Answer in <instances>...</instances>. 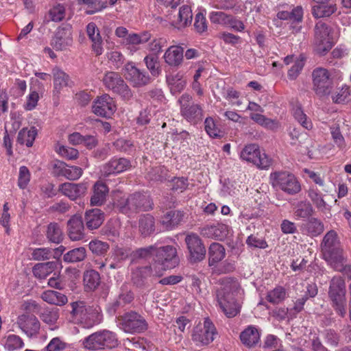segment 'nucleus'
Instances as JSON below:
<instances>
[{
  "label": "nucleus",
  "instance_id": "7ed1b4c3",
  "mask_svg": "<svg viewBox=\"0 0 351 351\" xmlns=\"http://www.w3.org/2000/svg\"><path fill=\"white\" fill-rule=\"evenodd\" d=\"M71 306L73 318L84 328H91L103 320L101 309L99 306H86L84 301L73 302Z\"/></svg>",
  "mask_w": 351,
  "mask_h": 351
},
{
  "label": "nucleus",
  "instance_id": "69168bd1",
  "mask_svg": "<svg viewBox=\"0 0 351 351\" xmlns=\"http://www.w3.org/2000/svg\"><path fill=\"white\" fill-rule=\"evenodd\" d=\"M304 66V60L302 58L296 59L294 61L293 65L288 71L287 75H288L289 79L290 80H295L300 75Z\"/></svg>",
  "mask_w": 351,
  "mask_h": 351
},
{
  "label": "nucleus",
  "instance_id": "a19ab883",
  "mask_svg": "<svg viewBox=\"0 0 351 351\" xmlns=\"http://www.w3.org/2000/svg\"><path fill=\"white\" fill-rule=\"evenodd\" d=\"M250 117L258 125L269 130H275L280 126L277 121L267 118L261 113L251 112Z\"/></svg>",
  "mask_w": 351,
  "mask_h": 351
},
{
  "label": "nucleus",
  "instance_id": "e2e57ef3",
  "mask_svg": "<svg viewBox=\"0 0 351 351\" xmlns=\"http://www.w3.org/2000/svg\"><path fill=\"white\" fill-rule=\"evenodd\" d=\"M31 178V173L28 168L25 166H21L19 168V178H18V186L20 189H25Z\"/></svg>",
  "mask_w": 351,
  "mask_h": 351
},
{
  "label": "nucleus",
  "instance_id": "052dcab7",
  "mask_svg": "<svg viewBox=\"0 0 351 351\" xmlns=\"http://www.w3.org/2000/svg\"><path fill=\"white\" fill-rule=\"evenodd\" d=\"M53 251L50 248L47 247H40L35 248L32 253V258L35 261H45L49 259L51 257H56V255H53Z\"/></svg>",
  "mask_w": 351,
  "mask_h": 351
},
{
  "label": "nucleus",
  "instance_id": "9b49d317",
  "mask_svg": "<svg viewBox=\"0 0 351 351\" xmlns=\"http://www.w3.org/2000/svg\"><path fill=\"white\" fill-rule=\"evenodd\" d=\"M240 158L243 160L251 162L259 169H268L272 163L271 159L261 152L259 147L256 144H250L242 149L240 153Z\"/></svg>",
  "mask_w": 351,
  "mask_h": 351
},
{
  "label": "nucleus",
  "instance_id": "2f4dec72",
  "mask_svg": "<svg viewBox=\"0 0 351 351\" xmlns=\"http://www.w3.org/2000/svg\"><path fill=\"white\" fill-rule=\"evenodd\" d=\"M167 82L173 94L180 93L186 86V81L182 72H178L174 75L167 77Z\"/></svg>",
  "mask_w": 351,
  "mask_h": 351
},
{
  "label": "nucleus",
  "instance_id": "58836bf2",
  "mask_svg": "<svg viewBox=\"0 0 351 351\" xmlns=\"http://www.w3.org/2000/svg\"><path fill=\"white\" fill-rule=\"evenodd\" d=\"M68 235L72 241H80L83 239L84 224L82 221H68Z\"/></svg>",
  "mask_w": 351,
  "mask_h": 351
},
{
  "label": "nucleus",
  "instance_id": "c9c22d12",
  "mask_svg": "<svg viewBox=\"0 0 351 351\" xmlns=\"http://www.w3.org/2000/svg\"><path fill=\"white\" fill-rule=\"evenodd\" d=\"M41 298L46 302L56 306L64 305L67 301V297L60 292L47 290L41 295Z\"/></svg>",
  "mask_w": 351,
  "mask_h": 351
},
{
  "label": "nucleus",
  "instance_id": "8fccbe9b",
  "mask_svg": "<svg viewBox=\"0 0 351 351\" xmlns=\"http://www.w3.org/2000/svg\"><path fill=\"white\" fill-rule=\"evenodd\" d=\"M147 45V50L152 53L151 55L158 56L162 48L167 45V40L164 38H154L149 40Z\"/></svg>",
  "mask_w": 351,
  "mask_h": 351
},
{
  "label": "nucleus",
  "instance_id": "6ab92c4d",
  "mask_svg": "<svg viewBox=\"0 0 351 351\" xmlns=\"http://www.w3.org/2000/svg\"><path fill=\"white\" fill-rule=\"evenodd\" d=\"M17 324L29 337H36L39 333L40 323L33 315H21L17 319Z\"/></svg>",
  "mask_w": 351,
  "mask_h": 351
},
{
  "label": "nucleus",
  "instance_id": "6e6d98bb",
  "mask_svg": "<svg viewBox=\"0 0 351 351\" xmlns=\"http://www.w3.org/2000/svg\"><path fill=\"white\" fill-rule=\"evenodd\" d=\"M47 238L51 242L59 243L62 240V231L56 223H51L47 228Z\"/></svg>",
  "mask_w": 351,
  "mask_h": 351
},
{
  "label": "nucleus",
  "instance_id": "0eeeda50",
  "mask_svg": "<svg viewBox=\"0 0 351 351\" xmlns=\"http://www.w3.org/2000/svg\"><path fill=\"white\" fill-rule=\"evenodd\" d=\"M270 183L276 190H281L289 195H295L301 190L297 178L287 171H275L270 174Z\"/></svg>",
  "mask_w": 351,
  "mask_h": 351
},
{
  "label": "nucleus",
  "instance_id": "4468645a",
  "mask_svg": "<svg viewBox=\"0 0 351 351\" xmlns=\"http://www.w3.org/2000/svg\"><path fill=\"white\" fill-rule=\"evenodd\" d=\"M153 202L149 196L141 193L131 195L126 204L121 208V212L128 214L129 211H146L152 208Z\"/></svg>",
  "mask_w": 351,
  "mask_h": 351
},
{
  "label": "nucleus",
  "instance_id": "3c124183",
  "mask_svg": "<svg viewBox=\"0 0 351 351\" xmlns=\"http://www.w3.org/2000/svg\"><path fill=\"white\" fill-rule=\"evenodd\" d=\"M69 347V345L61 337H56L49 341L43 351H63Z\"/></svg>",
  "mask_w": 351,
  "mask_h": 351
},
{
  "label": "nucleus",
  "instance_id": "9d476101",
  "mask_svg": "<svg viewBox=\"0 0 351 351\" xmlns=\"http://www.w3.org/2000/svg\"><path fill=\"white\" fill-rule=\"evenodd\" d=\"M103 84L106 89L119 95L125 101L132 97V93L119 73L107 71L103 79Z\"/></svg>",
  "mask_w": 351,
  "mask_h": 351
},
{
  "label": "nucleus",
  "instance_id": "4be33fe9",
  "mask_svg": "<svg viewBox=\"0 0 351 351\" xmlns=\"http://www.w3.org/2000/svg\"><path fill=\"white\" fill-rule=\"evenodd\" d=\"M123 73L125 78L135 86H143L149 82V76L141 72L132 62H128L124 66Z\"/></svg>",
  "mask_w": 351,
  "mask_h": 351
},
{
  "label": "nucleus",
  "instance_id": "c85d7f7f",
  "mask_svg": "<svg viewBox=\"0 0 351 351\" xmlns=\"http://www.w3.org/2000/svg\"><path fill=\"white\" fill-rule=\"evenodd\" d=\"M108 193V188L102 182H97L93 186V194L90 198V204L93 206H100L106 200Z\"/></svg>",
  "mask_w": 351,
  "mask_h": 351
},
{
  "label": "nucleus",
  "instance_id": "aec40b11",
  "mask_svg": "<svg viewBox=\"0 0 351 351\" xmlns=\"http://www.w3.org/2000/svg\"><path fill=\"white\" fill-rule=\"evenodd\" d=\"M88 189L87 182H65L59 186V191L71 200H75L84 196Z\"/></svg>",
  "mask_w": 351,
  "mask_h": 351
},
{
  "label": "nucleus",
  "instance_id": "5701e85b",
  "mask_svg": "<svg viewBox=\"0 0 351 351\" xmlns=\"http://www.w3.org/2000/svg\"><path fill=\"white\" fill-rule=\"evenodd\" d=\"M193 19L191 8L188 5H183L180 7L178 12L170 19L171 25L178 29H183L191 25Z\"/></svg>",
  "mask_w": 351,
  "mask_h": 351
},
{
  "label": "nucleus",
  "instance_id": "f3484780",
  "mask_svg": "<svg viewBox=\"0 0 351 351\" xmlns=\"http://www.w3.org/2000/svg\"><path fill=\"white\" fill-rule=\"evenodd\" d=\"M92 108L96 115L103 117H110L117 110L115 101L108 94L97 97L93 101Z\"/></svg>",
  "mask_w": 351,
  "mask_h": 351
},
{
  "label": "nucleus",
  "instance_id": "c03bdc74",
  "mask_svg": "<svg viewBox=\"0 0 351 351\" xmlns=\"http://www.w3.org/2000/svg\"><path fill=\"white\" fill-rule=\"evenodd\" d=\"M100 282V276L95 270H88L84 274V285L86 290L95 289Z\"/></svg>",
  "mask_w": 351,
  "mask_h": 351
},
{
  "label": "nucleus",
  "instance_id": "774afa93",
  "mask_svg": "<svg viewBox=\"0 0 351 351\" xmlns=\"http://www.w3.org/2000/svg\"><path fill=\"white\" fill-rule=\"evenodd\" d=\"M49 15L52 21L60 22L65 16V8L62 5L58 4L49 10Z\"/></svg>",
  "mask_w": 351,
  "mask_h": 351
},
{
  "label": "nucleus",
  "instance_id": "09e8293b",
  "mask_svg": "<svg viewBox=\"0 0 351 351\" xmlns=\"http://www.w3.org/2000/svg\"><path fill=\"white\" fill-rule=\"evenodd\" d=\"M88 247L93 254L103 256L108 251L110 245L107 242L95 239L90 241Z\"/></svg>",
  "mask_w": 351,
  "mask_h": 351
},
{
  "label": "nucleus",
  "instance_id": "37998d69",
  "mask_svg": "<svg viewBox=\"0 0 351 351\" xmlns=\"http://www.w3.org/2000/svg\"><path fill=\"white\" fill-rule=\"evenodd\" d=\"M277 17L280 20H289L292 22H302L303 18V9L301 6H297L291 12L281 11L277 14Z\"/></svg>",
  "mask_w": 351,
  "mask_h": 351
},
{
  "label": "nucleus",
  "instance_id": "5fc2aeb1",
  "mask_svg": "<svg viewBox=\"0 0 351 351\" xmlns=\"http://www.w3.org/2000/svg\"><path fill=\"white\" fill-rule=\"evenodd\" d=\"M313 213V208L309 202H299L295 207L294 214L296 217L300 218H308Z\"/></svg>",
  "mask_w": 351,
  "mask_h": 351
},
{
  "label": "nucleus",
  "instance_id": "0e129e2a",
  "mask_svg": "<svg viewBox=\"0 0 351 351\" xmlns=\"http://www.w3.org/2000/svg\"><path fill=\"white\" fill-rule=\"evenodd\" d=\"M108 60L114 66L119 69L124 62L125 58L121 51L114 50L110 51L106 53Z\"/></svg>",
  "mask_w": 351,
  "mask_h": 351
},
{
  "label": "nucleus",
  "instance_id": "f8f14e48",
  "mask_svg": "<svg viewBox=\"0 0 351 351\" xmlns=\"http://www.w3.org/2000/svg\"><path fill=\"white\" fill-rule=\"evenodd\" d=\"M119 325L120 328L125 332L130 334L143 332L148 327L145 318L135 312L124 314L119 319Z\"/></svg>",
  "mask_w": 351,
  "mask_h": 351
},
{
  "label": "nucleus",
  "instance_id": "864d4df0",
  "mask_svg": "<svg viewBox=\"0 0 351 351\" xmlns=\"http://www.w3.org/2000/svg\"><path fill=\"white\" fill-rule=\"evenodd\" d=\"M304 230L311 236L315 237L324 230V225L321 221H306Z\"/></svg>",
  "mask_w": 351,
  "mask_h": 351
},
{
  "label": "nucleus",
  "instance_id": "c756f323",
  "mask_svg": "<svg viewBox=\"0 0 351 351\" xmlns=\"http://www.w3.org/2000/svg\"><path fill=\"white\" fill-rule=\"evenodd\" d=\"M337 10V5L332 3H317L312 7V14L316 19L329 17Z\"/></svg>",
  "mask_w": 351,
  "mask_h": 351
},
{
  "label": "nucleus",
  "instance_id": "dca6fc26",
  "mask_svg": "<svg viewBox=\"0 0 351 351\" xmlns=\"http://www.w3.org/2000/svg\"><path fill=\"white\" fill-rule=\"evenodd\" d=\"M51 169L53 176L64 177L69 180H77L83 173L82 168L77 166H69L58 160L51 162Z\"/></svg>",
  "mask_w": 351,
  "mask_h": 351
},
{
  "label": "nucleus",
  "instance_id": "680f3d73",
  "mask_svg": "<svg viewBox=\"0 0 351 351\" xmlns=\"http://www.w3.org/2000/svg\"><path fill=\"white\" fill-rule=\"evenodd\" d=\"M230 14L221 11H213L209 14V19L213 24L226 27Z\"/></svg>",
  "mask_w": 351,
  "mask_h": 351
},
{
  "label": "nucleus",
  "instance_id": "2eb2a0df",
  "mask_svg": "<svg viewBox=\"0 0 351 351\" xmlns=\"http://www.w3.org/2000/svg\"><path fill=\"white\" fill-rule=\"evenodd\" d=\"M114 34L116 36L123 40V44L132 46V47H129L131 51L136 50L133 49L134 45L148 43L152 38L151 34L148 32H143L139 34H130L127 28L123 26L117 27Z\"/></svg>",
  "mask_w": 351,
  "mask_h": 351
},
{
  "label": "nucleus",
  "instance_id": "a18cd8bd",
  "mask_svg": "<svg viewBox=\"0 0 351 351\" xmlns=\"http://www.w3.org/2000/svg\"><path fill=\"white\" fill-rule=\"evenodd\" d=\"M86 256V249L83 247L71 250L66 252L63 257L66 263H75L83 261Z\"/></svg>",
  "mask_w": 351,
  "mask_h": 351
},
{
  "label": "nucleus",
  "instance_id": "603ef678",
  "mask_svg": "<svg viewBox=\"0 0 351 351\" xmlns=\"http://www.w3.org/2000/svg\"><path fill=\"white\" fill-rule=\"evenodd\" d=\"M205 130L212 138H221L223 136L222 131L218 128L212 117H208L204 121Z\"/></svg>",
  "mask_w": 351,
  "mask_h": 351
},
{
  "label": "nucleus",
  "instance_id": "ddd939ff",
  "mask_svg": "<svg viewBox=\"0 0 351 351\" xmlns=\"http://www.w3.org/2000/svg\"><path fill=\"white\" fill-rule=\"evenodd\" d=\"M182 116L192 124H197L202 120L203 110L202 107L192 101V97L184 94L179 99Z\"/></svg>",
  "mask_w": 351,
  "mask_h": 351
},
{
  "label": "nucleus",
  "instance_id": "72a5a7b5",
  "mask_svg": "<svg viewBox=\"0 0 351 351\" xmlns=\"http://www.w3.org/2000/svg\"><path fill=\"white\" fill-rule=\"evenodd\" d=\"M226 255L225 248L218 243H213L208 249V265L214 266L220 262Z\"/></svg>",
  "mask_w": 351,
  "mask_h": 351
},
{
  "label": "nucleus",
  "instance_id": "f257e3e1",
  "mask_svg": "<svg viewBox=\"0 0 351 351\" xmlns=\"http://www.w3.org/2000/svg\"><path fill=\"white\" fill-rule=\"evenodd\" d=\"M243 295V290L237 280L231 278L221 280L216 298L221 309L228 317H233L240 312Z\"/></svg>",
  "mask_w": 351,
  "mask_h": 351
},
{
  "label": "nucleus",
  "instance_id": "de8ad7c7",
  "mask_svg": "<svg viewBox=\"0 0 351 351\" xmlns=\"http://www.w3.org/2000/svg\"><path fill=\"white\" fill-rule=\"evenodd\" d=\"M346 294V283L344 280L340 276H335L332 278L328 294Z\"/></svg>",
  "mask_w": 351,
  "mask_h": 351
},
{
  "label": "nucleus",
  "instance_id": "bf43d9fd",
  "mask_svg": "<svg viewBox=\"0 0 351 351\" xmlns=\"http://www.w3.org/2000/svg\"><path fill=\"white\" fill-rule=\"evenodd\" d=\"M144 61L147 68L154 76H158L160 74V70L157 56L147 55L145 57Z\"/></svg>",
  "mask_w": 351,
  "mask_h": 351
},
{
  "label": "nucleus",
  "instance_id": "f704fd0d",
  "mask_svg": "<svg viewBox=\"0 0 351 351\" xmlns=\"http://www.w3.org/2000/svg\"><path fill=\"white\" fill-rule=\"evenodd\" d=\"M328 297L336 313L340 317H344L346 315L347 306L346 294H328Z\"/></svg>",
  "mask_w": 351,
  "mask_h": 351
},
{
  "label": "nucleus",
  "instance_id": "49530a36",
  "mask_svg": "<svg viewBox=\"0 0 351 351\" xmlns=\"http://www.w3.org/2000/svg\"><path fill=\"white\" fill-rule=\"evenodd\" d=\"M286 297L287 292L285 289L279 286L268 291L266 298L269 302L276 304L284 301Z\"/></svg>",
  "mask_w": 351,
  "mask_h": 351
},
{
  "label": "nucleus",
  "instance_id": "473e14b6",
  "mask_svg": "<svg viewBox=\"0 0 351 351\" xmlns=\"http://www.w3.org/2000/svg\"><path fill=\"white\" fill-rule=\"evenodd\" d=\"M240 339L244 345L252 347L259 341L260 334L256 327L250 326L241 333Z\"/></svg>",
  "mask_w": 351,
  "mask_h": 351
},
{
  "label": "nucleus",
  "instance_id": "423d86ee",
  "mask_svg": "<svg viewBox=\"0 0 351 351\" xmlns=\"http://www.w3.org/2000/svg\"><path fill=\"white\" fill-rule=\"evenodd\" d=\"M339 37L337 29L326 23L319 21L315 27V47L317 53L324 54L331 49Z\"/></svg>",
  "mask_w": 351,
  "mask_h": 351
},
{
  "label": "nucleus",
  "instance_id": "39448f33",
  "mask_svg": "<svg viewBox=\"0 0 351 351\" xmlns=\"http://www.w3.org/2000/svg\"><path fill=\"white\" fill-rule=\"evenodd\" d=\"M118 343L117 334L106 329L99 330L82 340L84 348L90 350L112 349L117 346Z\"/></svg>",
  "mask_w": 351,
  "mask_h": 351
},
{
  "label": "nucleus",
  "instance_id": "13d9d810",
  "mask_svg": "<svg viewBox=\"0 0 351 351\" xmlns=\"http://www.w3.org/2000/svg\"><path fill=\"white\" fill-rule=\"evenodd\" d=\"M77 3L79 4H85L87 5L86 12L88 14H93L106 8V5H104L99 0H77Z\"/></svg>",
  "mask_w": 351,
  "mask_h": 351
},
{
  "label": "nucleus",
  "instance_id": "412c9836",
  "mask_svg": "<svg viewBox=\"0 0 351 351\" xmlns=\"http://www.w3.org/2000/svg\"><path fill=\"white\" fill-rule=\"evenodd\" d=\"M201 234L204 237L224 240L232 235V230L226 224L217 223L215 226H207L201 230Z\"/></svg>",
  "mask_w": 351,
  "mask_h": 351
},
{
  "label": "nucleus",
  "instance_id": "1a4fd4ad",
  "mask_svg": "<svg viewBox=\"0 0 351 351\" xmlns=\"http://www.w3.org/2000/svg\"><path fill=\"white\" fill-rule=\"evenodd\" d=\"M217 334L215 325L206 317L203 323H199L193 328L191 339L196 346H206L214 341Z\"/></svg>",
  "mask_w": 351,
  "mask_h": 351
},
{
  "label": "nucleus",
  "instance_id": "ea45409f",
  "mask_svg": "<svg viewBox=\"0 0 351 351\" xmlns=\"http://www.w3.org/2000/svg\"><path fill=\"white\" fill-rule=\"evenodd\" d=\"M40 317L44 323L49 326L51 330H53L58 328V326L55 325L59 318L58 308H46L41 313Z\"/></svg>",
  "mask_w": 351,
  "mask_h": 351
},
{
  "label": "nucleus",
  "instance_id": "e433bc0d",
  "mask_svg": "<svg viewBox=\"0 0 351 351\" xmlns=\"http://www.w3.org/2000/svg\"><path fill=\"white\" fill-rule=\"evenodd\" d=\"M57 263L55 261L38 263L33 267V274L38 279H45L53 271Z\"/></svg>",
  "mask_w": 351,
  "mask_h": 351
},
{
  "label": "nucleus",
  "instance_id": "4c0bfd02",
  "mask_svg": "<svg viewBox=\"0 0 351 351\" xmlns=\"http://www.w3.org/2000/svg\"><path fill=\"white\" fill-rule=\"evenodd\" d=\"M154 267L150 265L149 266L141 267L136 269L132 274V279L134 283L137 285H141L145 279L149 276H156Z\"/></svg>",
  "mask_w": 351,
  "mask_h": 351
},
{
  "label": "nucleus",
  "instance_id": "b1692460",
  "mask_svg": "<svg viewBox=\"0 0 351 351\" xmlns=\"http://www.w3.org/2000/svg\"><path fill=\"white\" fill-rule=\"evenodd\" d=\"M86 34L92 43L93 51L97 56L101 55L104 51L103 40L100 31L95 23L91 22L86 25Z\"/></svg>",
  "mask_w": 351,
  "mask_h": 351
},
{
  "label": "nucleus",
  "instance_id": "338daca9",
  "mask_svg": "<svg viewBox=\"0 0 351 351\" xmlns=\"http://www.w3.org/2000/svg\"><path fill=\"white\" fill-rule=\"evenodd\" d=\"M330 130L332 138L337 146L340 149L344 148L346 146L345 139L341 133L339 125H334L330 127Z\"/></svg>",
  "mask_w": 351,
  "mask_h": 351
},
{
  "label": "nucleus",
  "instance_id": "6e6552de",
  "mask_svg": "<svg viewBox=\"0 0 351 351\" xmlns=\"http://www.w3.org/2000/svg\"><path fill=\"white\" fill-rule=\"evenodd\" d=\"M313 90L319 97L328 96L334 86L332 73L323 67H317L312 72Z\"/></svg>",
  "mask_w": 351,
  "mask_h": 351
},
{
  "label": "nucleus",
  "instance_id": "79ce46f5",
  "mask_svg": "<svg viewBox=\"0 0 351 351\" xmlns=\"http://www.w3.org/2000/svg\"><path fill=\"white\" fill-rule=\"evenodd\" d=\"M2 343L5 350L8 351H14L20 350L24 347V343L22 339L16 335L10 334L2 339Z\"/></svg>",
  "mask_w": 351,
  "mask_h": 351
},
{
  "label": "nucleus",
  "instance_id": "393cba45",
  "mask_svg": "<svg viewBox=\"0 0 351 351\" xmlns=\"http://www.w3.org/2000/svg\"><path fill=\"white\" fill-rule=\"evenodd\" d=\"M131 166L130 161L126 158H112L103 166L101 171L105 176L117 174L130 169Z\"/></svg>",
  "mask_w": 351,
  "mask_h": 351
},
{
  "label": "nucleus",
  "instance_id": "7c9ffc66",
  "mask_svg": "<svg viewBox=\"0 0 351 351\" xmlns=\"http://www.w3.org/2000/svg\"><path fill=\"white\" fill-rule=\"evenodd\" d=\"M53 76V92L58 94L69 85V76L59 67H55L52 70Z\"/></svg>",
  "mask_w": 351,
  "mask_h": 351
},
{
  "label": "nucleus",
  "instance_id": "4d7b16f0",
  "mask_svg": "<svg viewBox=\"0 0 351 351\" xmlns=\"http://www.w3.org/2000/svg\"><path fill=\"white\" fill-rule=\"evenodd\" d=\"M295 119L305 129L311 130L313 124L311 121L308 119L306 115L304 113L303 110L300 107L293 109V112Z\"/></svg>",
  "mask_w": 351,
  "mask_h": 351
},
{
  "label": "nucleus",
  "instance_id": "f03ea898",
  "mask_svg": "<svg viewBox=\"0 0 351 351\" xmlns=\"http://www.w3.org/2000/svg\"><path fill=\"white\" fill-rule=\"evenodd\" d=\"M322 250L324 260L336 271L351 278V266L345 264L339 240L335 231H329L324 237Z\"/></svg>",
  "mask_w": 351,
  "mask_h": 351
},
{
  "label": "nucleus",
  "instance_id": "20e7f679",
  "mask_svg": "<svg viewBox=\"0 0 351 351\" xmlns=\"http://www.w3.org/2000/svg\"><path fill=\"white\" fill-rule=\"evenodd\" d=\"M159 241L155 243L156 247L151 264L154 267L156 277L162 276L165 271L176 267L179 263L177 249L175 247L169 245L159 246Z\"/></svg>",
  "mask_w": 351,
  "mask_h": 351
},
{
  "label": "nucleus",
  "instance_id": "cd10ccee",
  "mask_svg": "<svg viewBox=\"0 0 351 351\" xmlns=\"http://www.w3.org/2000/svg\"><path fill=\"white\" fill-rule=\"evenodd\" d=\"M37 134L38 130L35 127L23 128L18 133L16 143L22 145H25L27 147H31L34 144Z\"/></svg>",
  "mask_w": 351,
  "mask_h": 351
},
{
  "label": "nucleus",
  "instance_id": "a878e982",
  "mask_svg": "<svg viewBox=\"0 0 351 351\" xmlns=\"http://www.w3.org/2000/svg\"><path fill=\"white\" fill-rule=\"evenodd\" d=\"M165 62L170 66H178L183 60V48L177 46H170L163 55Z\"/></svg>",
  "mask_w": 351,
  "mask_h": 351
},
{
  "label": "nucleus",
  "instance_id": "bb28decb",
  "mask_svg": "<svg viewBox=\"0 0 351 351\" xmlns=\"http://www.w3.org/2000/svg\"><path fill=\"white\" fill-rule=\"evenodd\" d=\"M72 43L71 33L64 29H59L53 38L51 45L57 51H62Z\"/></svg>",
  "mask_w": 351,
  "mask_h": 351
},
{
  "label": "nucleus",
  "instance_id": "a211bd4d",
  "mask_svg": "<svg viewBox=\"0 0 351 351\" xmlns=\"http://www.w3.org/2000/svg\"><path fill=\"white\" fill-rule=\"evenodd\" d=\"M185 242L192 261H200L205 257L206 249L197 234L194 233L188 234L185 238Z\"/></svg>",
  "mask_w": 351,
  "mask_h": 351
}]
</instances>
